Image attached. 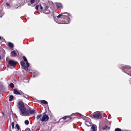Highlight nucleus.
Listing matches in <instances>:
<instances>
[{
  "label": "nucleus",
  "instance_id": "4be33fe9",
  "mask_svg": "<svg viewBox=\"0 0 131 131\" xmlns=\"http://www.w3.org/2000/svg\"><path fill=\"white\" fill-rule=\"evenodd\" d=\"M85 124L88 127H89L90 125V123L87 121H86L85 122Z\"/></svg>",
  "mask_w": 131,
  "mask_h": 131
},
{
  "label": "nucleus",
  "instance_id": "cd10ccee",
  "mask_svg": "<svg viewBox=\"0 0 131 131\" xmlns=\"http://www.w3.org/2000/svg\"><path fill=\"white\" fill-rule=\"evenodd\" d=\"M11 124L12 126V128L13 129H14V122H12L11 123Z\"/></svg>",
  "mask_w": 131,
  "mask_h": 131
},
{
  "label": "nucleus",
  "instance_id": "a878e982",
  "mask_svg": "<svg viewBox=\"0 0 131 131\" xmlns=\"http://www.w3.org/2000/svg\"><path fill=\"white\" fill-rule=\"evenodd\" d=\"M115 131H122V130L121 129L117 128L115 129Z\"/></svg>",
  "mask_w": 131,
  "mask_h": 131
},
{
  "label": "nucleus",
  "instance_id": "7ed1b4c3",
  "mask_svg": "<svg viewBox=\"0 0 131 131\" xmlns=\"http://www.w3.org/2000/svg\"><path fill=\"white\" fill-rule=\"evenodd\" d=\"M123 72L131 76V67L125 66L123 67Z\"/></svg>",
  "mask_w": 131,
  "mask_h": 131
},
{
  "label": "nucleus",
  "instance_id": "1a4fd4ad",
  "mask_svg": "<svg viewBox=\"0 0 131 131\" xmlns=\"http://www.w3.org/2000/svg\"><path fill=\"white\" fill-rule=\"evenodd\" d=\"M93 116L94 118L97 119H100L101 117V114L98 112L95 113L93 115Z\"/></svg>",
  "mask_w": 131,
  "mask_h": 131
},
{
  "label": "nucleus",
  "instance_id": "2f4dec72",
  "mask_svg": "<svg viewBox=\"0 0 131 131\" xmlns=\"http://www.w3.org/2000/svg\"><path fill=\"white\" fill-rule=\"evenodd\" d=\"M6 4L7 6H10V5L7 2H6Z\"/></svg>",
  "mask_w": 131,
  "mask_h": 131
},
{
  "label": "nucleus",
  "instance_id": "6ab92c4d",
  "mask_svg": "<svg viewBox=\"0 0 131 131\" xmlns=\"http://www.w3.org/2000/svg\"><path fill=\"white\" fill-rule=\"evenodd\" d=\"M42 115L41 114H39L36 117V119L37 120H38L42 116Z\"/></svg>",
  "mask_w": 131,
  "mask_h": 131
},
{
  "label": "nucleus",
  "instance_id": "39448f33",
  "mask_svg": "<svg viewBox=\"0 0 131 131\" xmlns=\"http://www.w3.org/2000/svg\"><path fill=\"white\" fill-rule=\"evenodd\" d=\"M35 110H34L31 109L30 108H29L28 110H26L25 109V112L22 114L26 115H28L30 114H32L35 112Z\"/></svg>",
  "mask_w": 131,
  "mask_h": 131
},
{
  "label": "nucleus",
  "instance_id": "ddd939ff",
  "mask_svg": "<svg viewBox=\"0 0 131 131\" xmlns=\"http://www.w3.org/2000/svg\"><path fill=\"white\" fill-rule=\"evenodd\" d=\"M56 7L57 8L62 9L63 8V6L61 4L59 3H57L56 5Z\"/></svg>",
  "mask_w": 131,
  "mask_h": 131
},
{
  "label": "nucleus",
  "instance_id": "bb28decb",
  "mask_svg": "<svg viewBox=\"0 0 131 131\" xmlns=\"http://www.w3.org/2000/svg\"><path fill=\"white\" fill-rule=\"evenodd\" d=\"M9 86L10 87L12 88H13L14 87V85L12 83H10L9 84Z\"/></svg>",
  "mask_w": 131,
  "mask_h": 131
},
{
  "label": "nucleus",
  "instance_id": "412c9836",
  "mask_svg": "<svg viewBox=\"0 0 131 131\" xmlns=\"http://www.w3.org/2000/svg\"><path fill=\"white\" fill-rule=\"evenodd\" d=\"M8 45L11 48H13L14 46L13 44L10 42H9L8 43Z\"/></svg>",
  "mask_w": 131,
  "mask_h": 131
},
{
  "label": "nucleus",
  "instance_id": "393cba45",
  "mask_svg": "<svg viewBox=\"0 0 131 131\" xmlns=\"http://www.w3.org/2000/svg\"><path fill=\"white\" fill-rule=\"evenodd\" d=\"M24 123L26 125H28L29 124V122L28 120H26L25 121Z\"/></svg>",
  "mask_w": 131,
  "mask_h": 131
},
{
  "label": "nucleus",
  "instance_id": "aec40b11",
  "mask_svg": "<svg viewBox=\"0 0 131 131\" xmlns=\"http://www.w3.org/2000/svg\"><path fill=\"white\" fill-rule=\"evenodd\" d=\"M40 102L42 103L45 104H48V102L44 100H41L40 101Z\"/></svg>",
  "mask_w": 131,
  "mask_h": 131
},
{
  "label": "nucleus",
  "instance_id": "473e14b6",
  "mask_svg": "<svg viewBox=\"0 0 131 131\" xmlns=\"http://www.w3.org/2000/svg\"><path fill=\"white\" fill-rule=\"evenodd\" d=\"M40 9L41 10H42L43 9V8L41 6V5H40Z\"/></svg>",
  "mask_w": 131,
  "mask_h": 131
},
{
  "label": "nucleus",
  "instance_id": "6e6552de",
  "mask_svg": "<svg viewBox=\"0 0 131 131\" xmlns=\"http://www.w3.org/2000/svg\"><path fill=\"white\" fill-rule=\"evenodd\" d=\"M44 9L43 11L45 14H47L50 13V11L48 9L49 7L48 5L45 4H44Z\"/></svg>",
  "mask_w": 131,
  "mask_h": 131
},
{
  "label": "nucleus",
  "instance_id": "c85d7f7f",
  "mask_svg": "<svg viewBox=\"0 0 131 131\" xmlns=\"http://www.w3.org/2000/svg\"><path fill=\"white\" fill-rule=\"evenodd\" d=\"M39 6L38 5H37L36 6V7H35V9L37 10H38V8L39 7Z\"/></svg>",
  "mask_w": 131,
  "mask_h": 131
},
{
  "label": "nucleus",
  "instance_id": "5701e85b",
  "mask_svg": "<svg viewBox=\"0 0 131 131\" xmlns=\"http://www.w3.org/2000/svg\"><path fill=\"white\" fill-rule=\"evenodd\" d=\"M14 97L13 95H10L9 97V101H12Z\"/></svg>",
  "mask_w": 131,
  "mask_h": 131
},
{
  "label": "nucleus",
  "instance_id": "f3484780",
  "mask_svg": "<svg viewBox=\"0 0 131 131\" xmlns=\"http://www.w3.org/2000/svg\"><path fill=\"white\" fill-rule=\"evenodd\" d=\"M11 55L14 57H16L17 55V54L14 51H12L11 52Z\"/></svg>",
  "mask_w": 131,
  "mask_h": 131
},
{
  "label": "nucleus",
  "instance_id": "7c9ffc66",
  "mask_svg": "<svg viewBox=\"0 0 131 131\" xmlns=\"http://www.w3.org/2000/svg\"><path fill=\"white\" fill-rule=\"evenodd\" d=\"M35 0H31L30 1L31 3V4L33 3H34Z\"/></svg>",
  "mask_w": 131,
  "mask_h": 131
},
{
  "label": "nucleus",
  "instance_id": "9d476101",
  "mask_svg": "<svg viewBox=\"0 0 131 131\" xmlns=\"http://www.w3.org/2000/svg\"><path fill=\"white\" fill-rule=\"evenodd\" d=\"M20 64L23 69H25L26 71H27L28 70V68L29 67H27V65L26 66H25V63L23 61H21L20 62Z\"/></svg>",
  "mask_w": 131,
  "mask_h": 131
},
{
  "label": "nucleus",
  "instance_id": "f704fd0d",
  "mask_svg": "<svg viewBox=\"0 0 131 131\" xmlns=\"http://www.w3.org/2000/svg\"><path fill=\"white\" fill-rule=\"evenodd\" d=\"M1 39H2L1 37H0V40Z\"/></svg>",
  "mask_w": 131,
  "mask_h": 131
},
{
  "label": "nucleus",
  "instance_id": "dca6fc26",
  "mask_svg": "<svg viewBox=\"0 0 131 131\" xmlns=\"http://www.w3.org/2000/svg\"><path fill=\"white\" fill-rule=\"evenodd\" d=\"M110 128V127L107 125H105L102 127V129L103 130H109Z\"/></svg>",
  "mask_w": 131,
  "mask_h": 131
},
{
  "label": "nucleus",
  "instance_id": "a211bd4d",
  "mask_svg": "<svg viewBox=\"0 0 131 131\" xmlns=\"http://www.w3.org/2000/svg\"><path fill=\"white\" fill-rule=\"evenodd\" d=\"M15 127L18 130H20V127L19 126L18 124H16L15 125Z\"/></svg>",
  "mask_w": 131,
  "mask_h": 131
},
{
  "label": "nucleus",
  "instance_id": "4468645a",
  "mask_svg": "<svg viewBox=\"0 0 131 131\" xmlns=\"http://www.w3.org/2000/svg\"><path fill=\"white\" fill-rule=\"evenodd\" d=\"M65 14H67V12H64L63 13H62L59 15L57 16V17L58 18H59L60 17H61L62 18L65 15H64Z\"/></svg>",
  "mask_w": 131,
  "mask_h": 131
},
{
  "label": "nucleus",
  "instance_id": "f03ea898",
  "mask_svg": "<svg viewBox=\"0 0 131 131\" xmlns=\"http://www.w3.org/2000/svg\"><path fill=\"white\" fill-rule=\"evenodd\" d=\"M17 107L20 110L21 114H24L26 109L24 103L21 101H19Z\"/></svg>",
  "mask_w": 131,
  "mask_h": 131
},
{
  "label": "nucleus",
  "instance_id": "0eeeda50",
  "mask_svg": "<svg viewBox=\"0 0 131 131\" xmlns=\"http://www.w3.org/2000/svg\"><path fill=\"white\" fill-rule=\"evenodd\" d=\"M14 93L15 94L21 95L22 96L25 97L24 94L21 91L20 92L16 89H14L13 91Z\"/></svg>",
  "mask_w": 131,
  "mask_h": 131
},
{
  "label": "nucleus",
  "instance_id": "c756f323",
  "mask_svg": "<svg viewBox=\"0 0 131 131\" xmlns=\"http://www.w3.org/2000/svg\"><path fill=\"white\" fill-rule=\"evenodd\" d=\"M25 131H30L29 128H27L25 129Z\"/></svg>",
  "mask_w": 131,
  "mask_h": 131
},
{
  "label": "nucleus",
  "instance_id": "b1692460",
  "mask_svg": "<svg viewBox=\"0 0 131 131\" xmlns=\"http://www.w3.org/2000/svg\"><path fill=\"white\" fill-rule=\"evenodd\" d=\"M4 13L2 11H0V17L1 18L2 16L4 15Z\"/></svg>",
  "mask_w": 131,
  "mask_h": 131
},
{
  "label": "nucleus",
  "instance_id": "20e7f679",
  "mask_svg": "<svg viewBox=\"0 0 131 131\" xmlns=\"http://www.w3.org/2000/svg\"><path fill=\"white\" fill-rule=\"evenodd\" d=\"M6 61L8 62V64L11 66H15L17 63V62L14 60L9 59L8 57L6 58Z\"/></svg>",
  "mask_w": 131,
  "mask_h": 131
},
{
  "label": "nucleus",
  "instance_id": "72a5a7b5",
  "mask_svg": "<svg viewBox=\"0 0 131 131\" xmlns=\"http://www.w3.org/2000/svg\"><path fill=\"white\" fill-rule=\"evenodd\" d=\"M2 114L3 116L4 117V113L3 112H2Z\"/></svg>",
  "mask_w": 131,
  "mask_h": 131
},
{
  "label": "nucleus",
  "instance_id": "423d86ee",
  "mask_svg": "<svg viewBox=\"0 0 131 131\" xmlns=\"http://www.w3.org/2000/svg\"><path fill=\"white\" fill-rule=\"evenodd\" d=\"M42 117L40 118V120L42 122H44V121L46 122L48 121L49 118V117L48 115L45 114V113H44Z\"/></svg>",
  "mask_w": 131,
  "mask_h": 131
},
{
  "label": "nucleus",
  "instance_id": "9b49d317",
  "mask_svg": "<svg viewBox=\"0 0 131 131\" xmlns=\"http://www.w3.org/2000/svg\"><path fill=\"white\" fill-rule=\"evenodd\" d=\"M72 117H71V116H65L64 117L62 118V119H64V120H66V119H67V120L66 121H69L71 119Z\"/></svg>",
  "mask_w": 131,
  "mask_h": 131
},
{
  "label": "nucleus",
  "instance_id": "f257e3e1",
  "mask_svg": "<svg viewBox=\"0 0 131 131\" xmlns=\"http://www.w3.org/2000/svg\"><path fill=\"white\" fill-rule=\"evenodd\" d=\"M65 16L62 18V21L61 22L62 24H67L69 23L70 19L69 16H71L70 13H67V14H65Z\"/></svg>",
  "mask_w": 131,
  "mask_h": 131
},
{
  "label": "nucleus",
  "instance_id": "2eb2a0df",
  "mask_svg": "<svg viewBox=\"0 0 131 131\" xmlns=\"http://www.w3.org/2000/svg\"><path fill=\"white\" fill-rule=\"evenodd\" d=\"M96 125H92L91 128L92 129V131H96Z\"/></svg>",
  "mask_w": 131,
  "mask_h": 131
},
{
  "label": "nucleus",
  "instance_id": "f8f14e48",
  "mask_svg": "<svg viewBox=\"0 0 131 131\" xmlns=\"http://www.w3.org/2000/svg\"><path fill=\"white\" fill-rule=\"evenodd\" d=\"M23 59L24 61L26 62V65H27V67H29V63L28 62L27 60L26 57L24 56H23Z\"/></svg>",
  "mask_w": 131,
  "mask_h": 131
}]
</instances>
